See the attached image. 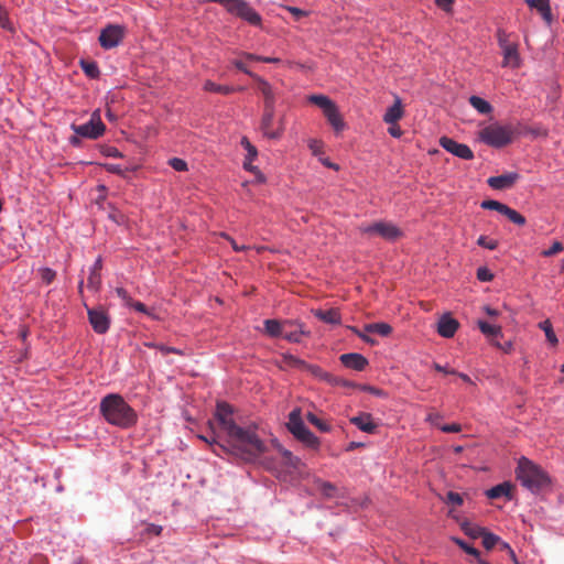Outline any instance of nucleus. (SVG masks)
I'll return each instance as SVG.
<instances>
[{"label":"nucleus","mask_w":564,"mask_h":564,"mask_svg":"<svg viewBox=\"0 0 564 564\" xmlns=\"http://www.w3.org/2000/svg\"><path fill=\"white\" fill-rule=\"evenodd\" d=\"M169 164L171 167H173L175 171L184 172L187 171V163L180 158H173L169 161Z\"/></svg>","instance_id":"47"},{"label":"nucleus","mask_w":564,"mask_h":564,"mask_svg":"<svg viewBox=\"0 0 564 564\" xmlns=\"http://www.w3.org/2000/svg\"><path fill=\"white\" fill-rule=\"evenodd\" d=\"M502 215H505L510 221H512L513 224H516L518 226L525 225V218L520 213H518L516 209H512L507 205L503 209Z\"/></svg>","instance_id":"33"},{"label":"nucleus","mask_w":564,"mask_h":564,"mask_svg":"<svg viewBox=\"0 0 564 564\" xmlns=\"http://www.w3.org/2000/svg\"><path fill=\"white\" fill-rule=\"evenodd\" d=\"M480 206L484 209L496 210V212L502 214L503 209L506 207V204H502V203H500L498 200H494V199H487V200H484Z\"/></svg>","instance_id":"40"},{"label":"nucleus","mask_w":564,"mask_h":564,"mask_svg":"<svg viewBox=\"0 0 564 564\" xmlns=\"http://www.w3.org/2000/svg\"><path fill=\"white\" fill-rule=\"evenodd\" d=\"M328 123L332 126L336 133H339L345 130L346 123L338 110L337 105L332 104L325 111L323 112Z\"/></svg>","instance_id":"15"},{"label":"nucleus","mask_w":564,"mask_h":564,"mask_svg":"<svg viewBox=\"0 0 564 564\" xmlns=\"http://www.w3.org/2000/svg\"><path fill=\"white\" fill-rule=\"evenodd\" d=\"M82 68L85 74L91 78H96L99 76V68L94 62H82Z\"/></svg>","instance_id":"39"},{"label":"nucleus","mask_w":564,"mask_h":564,"mask_svg":"<svg viewBox=\"0 0 564 564\" xmlns=\"http://www.w3.org/2000/svg\"><path fill=\"white\" fill-rule=\"evenodd\" d=\"M458 326L459 324L455 318H452L448 315H444L438 322L437 333L444 338H451L455 335Z\"/></svg>","instance_id":"18"},{"label":"nucleus","mask_w":564,"mask_h":564,"mask_svg":"<svg viewBox=\"0 0 564 564\" xmlns=\"http://www.w3.org/2000/svg\"><path fill=\"white\" fill-rule=\"evenodd\" d=\"M367 333L378 334L380 336H389L392 333V327L387 323H372L365 326Z\"/></svg>","instance_id":"28"},{"label":"nucleus","mask_w":564,"mask_h":564,"mask_svg":"<svg viewBox=\"0 0 564 564\" xmlns=\"http://www.w3.org/2000/svg\"><path fill=\"white\" fill-rule=\"evenodd\" d=\"M435 3L438 8L449 12L452 10L453 0H435Z\"/></svg>","instance_id":"57"},{"label":"nucleus","mask_w":564,"mask_h":564,"mask_svg":"<svg viewBox=\"0 0 564 564\" xmlns=\"http://www.w3.org/2000/svg\"><path fill=\"white\" fill-rule=\"evenodd\" d=\"M403 116L402 104L399 98L395 99L394 104L389 107L383 116V121L389 124L395 123Z\"/></svg>","instance_id":"23"},{"label":"nucleus","mask_w":564,"mask_h":564,"mask_svg":"<svg viewBox=\"0 0 564 564\" xmlns=\"http://www.w3.org/2000/svg\"><path fill=\"white\" fill-rule=\"evenodd\" d=\"M285 326H293L292 321L280 322L278 319H265L264 321V330L265 334L270 337H279L282 336Z\"/></svg>","instance_id":"21"},{"label":"nucleus","mask_w":564,"mask_h":564,"mask_svg":"<svg viewBox=\"0 0 564 564\" xmlns=\"http://www.w3.org/2000/svg\"><path fill=\"white\" fill-rule=\"evenodd\" d=\"M513 486L510 482H502L499 484L489 490H487L486 495L489 499H498L500 497H506L508 499H511V490Z\"/></svg>","instance_id":"25"},{"label":"nucleus","mask_w":564,"mask_h":564,"mask_svg":"<svg viewBox=\"0 0 564 564\" xmlns=\"http://www.w3.org/2000/svg\"><path fill=\"white\" fill-rule=\"evenodd\" d=\"M106 169L108 172L113 174L123 175V170L120 167V165L117 164H107Z\"/></svg>","instance_id":"62"},{"label":"nucleus","mask_w":564,"mask_h":564,"mask_svg":"<svg viewBox=\"0 0 564 564\" xmlns=\"http://www.w3.org/2000/svg\"><path fill=\"white\" fill-rule=\"evenodd\" d=\"M229 13L239 17L240 19L247 21L251 25L259 26L261 25V17L258 12H256L248 2L245 0H231L229 8L227 10Z\"/></svg>","instance_id":"9"},{"label":"nucleus","mask_w":564,"mask_h":564,"mask_svg":"<svg viewBox=\"0 0 564 564\" xmlns=\"http://www.w3.org/2000/svg\"><path fill=\"white\" fill-rule=\"evenodd\" d=\"M339 359L345 367L357 371H362L368 366L367 358L357 352L343 354Z\"/></svg>","instance_id":"16"},{"label":"nucleus","mask_w":564,"mask_h":564,"mask_svg":"<svg viewBox=\"0 0 564 564\" xmlns=\"http://www.w3.org/2000/svg\"><path fill=\"white\" fill-rule=\"evenodd\" d=\"M308 148L312 151L313 155L318 156V159L321 156H323V154H324V151H323L324 143H323V141L317 140V139H311L308 141Z\"/></svg>","instance_id":"42"},{"label":"nucleus","mask_w":564,"mask_h":564,"mask_svg":"<svg viewBox=\"0 0 564 564\" xmlns=\"http://www.w3.org/2000/svg\"><path fill=\"white\" fill-rule=\"evenodd\" d=\"M455 543L458 544L460 546V549H463L466 553L475 556L476 558H478L480 556V553L477 549H475L474 546L467 544L465 541L460 540V539H454Z\"/></svg>","instance_id":"45"},{"label":"nucleus","mask_w":564,"mask_h":564,"mask_svg":"<svg viewBox=\"0 0 564 564\" xmlns=\"http://www.w3.org/2000/svg\"><path fill=\"white\" fill-rule=\"evenodd\" d=\"M314 315L318 319H321L327 324L337 325L340 323V314L336 308H330V310H326V311L317 310L314 312Z\"/></svg>","instance_id":"26"},{"label":"nucleus","mask_w":564,"mask_h":564,"mask_svg":"<svg viewBox=\"0 0 564 564\" xmlns=\"http://www.w3.org/2000/svg\"><path fill=\"white\" fill-rule=\"evenodd\" d=\"M72 130L76 133L75 137L70 138V143L74 145L79 144L78 137L87 138V139H98L101 137L106 130V126L100 119L99 110H95L91 116L90 120L84 124H72Z\"/></svg>","instance_id":"7"},{"label":"nucleus","mask_w":564,"mask_h":564,"mask_svg":"<svg viewBox=\"0 0 564 564\" xmlns=\"http://www.w3.org/2000/svg\"><path fill=\"white\" fill-rule=\"evenodd\" d=\"M464 530L467 534L471 535L473 538L481 536L484 533V530L479 527L465 528Z\"/></svg>","instance_id":"60"},{"label":"nucleus","mask_w":564,"mask_h":564,"mask_svg":"<svg viewBox=\"0 0 564 564\" xmlns=\"http://www.w3.org/2000/svg\"><path fill=\"white\" fill-rule=\"evenodd\" d=\"M39 273L41 280L46 284L52 283L56 276V272L50 268H42L39 270Z\"/></svg>","instance_id":"44"},{"label":"nucleus","mask_w":564,"mask_h":564,"mask_svg":"<svg viewBox=\"0 0 564 564\" xmlns=\"http://www.w3.org/2000/svg\"><path fill=\"white\" fill-rule=\"evenodd\" d=\"M258 90L263 96V111H265V119L269 121L271 112L275 109L276 93L272 86L262 77H257Z\"/></svg>","instance_id":"12"},{"label":"nucleus","mask_w":564,"mask_h":564,"mask_svg":"<svg viewBox=\"0 0 564 564\" xmlns=\"http://www.w3.org/2000/svg\"><path fill=\"white\" fill-rule=\"evenodd\" d=\"M359 232L368 239L380 237L387 241H397L403 236L402 230L391 221L379 220L375 223H364L358 226Z\"/></svg>","instance_id":"4"},{"label":"nucleus","mask_w":564,"mask_h":564,"mask_svg":"<svg viewBox=\"0 0 564 564\" xmlns=\"http://www.w3.org/2000/svg\"><path fill=\"white\" fill-rule=\"evenodd\" d=\"M234 65L241 72H243L245 74L249 75L251 78H253L254 80H257V77H259L257 74L252 73L251 70H249L246 65L237 59L234 62Z\"/></svg>","instance_id":"53"},{"label":"nucleus","mask_w":564,"mask_h":564,"mask_svg":"<svg viewBox=\"0 0 564 564\" xmlns=\"http://www.w3.org/2000/svg\"><path fill=\"white\" fill-rule=\"evenodd\" d=\"M278 366L280 369H286V368L301 369L302 367H306V362L302 359H299L297 357H295L293 355L283 354L281 356V360L278 361Z\"/></svg>","instance_id":"27"},{"label":"nucleus","mask_w":564,"mask_h":564,"mask_svg":"<svg viewBox=\"0 0 564 564\" xmlns=\"http://www.w3.org/2000/svg\"><path fill=\"white\" fill-rule=\"evenodd\" d=\"M240 143L243 147V149L247 151V155L245 159H248L249 161H254L258 156L257 148L253 144H251V142L249 141V139L247 137H242Z\"/></svg>","instance_id":"37"},{"label":"nucleus","mask_w":564,"mask_h":564,"mask_svg":"<svg viewBox=\"0 0 564 564\" xmlns=\"http://www.w3.org/2000/svg\"><path fill=\"white\" fill-rule=\"evenodd\" d=\"M518 173H506L498 176H491L488 178V185L494 189H507L512 187L519 180Z\"/></svg>","instance_id":"14"},{"label":"nucleus","mask_w":564,"mask_h":564,"mask_svg":"<svg viewBox=\"0 0 564 564\" xmlns=\"http://www.w3.org/2000/svg\"><path fill=\"white\" fill-rule=\"evenodd\" d=\"M232 413V408L228 403H217L214 416L219 430L227 436V445L219 444L215 436L206 437L199 435V438L208 443L217 455H219V453L216 447L246 462H252L267 451V446L257 434L256 427H241L237 425L234 421Z\"/></svg>","instance_id":"1"},{"label":"nucleus","mask_w":564,"mask_h":564,"mask_svg":"<svg viewBox=\"0 0 564 564\" xmlns=\"http://www.w3.org/2000/svg\"><path fill=\"white\" fill-rule=\"evenodd\" d=\"M481 536H482V545L487 550H491L492 547L498 545V543L500 542L499 536H497L492 533H488V532L484 531Z\"/></svg>","instance_id":"38"},{"label":"nucleus","mask_w":564,"mask_h":564,"mask_svg":"<svg viewBox=\"0 0 564 564\" xmlns=\"http://www.w3.org/2000/svg\"><path fill=\"white\" fill-rule=\"evenodd\" d=\"M510 34H508L505 30L498 29L497 31V41L501 50L506 46H512L516 42H510Z\"/></svg>","instance_id":"41"},{"label":"nucleus","mask_w":564,"mask_h":564,"mask_svg":"<svg viewBox=\"0 0 564 564\" xmlns=\"http://www.w3.org/2000/svg\"><path fill=\"white\" fill-rule=\"evenodd\" d=\"M479 330L492 343L494 338L502 337V327L482 319L477 321Z\"/></svg>","instance_id":"22"},{"label":"nucleus","mask_w":564,"mask_h":564,"mask_svg":"<svg viewBox=\"0 0 564 564\" xmlns=\"http://www.w3.org/2000/svg\"><path fill=\"white\" fill-rule=\"evenodd\" d=\"M116 294L124 302L127 306H129L132 303V297L129 295L126 289L116 288Z\"/></svg>","instance_id":"50"},{"label":"nucleus","mask_w":564,"mask_h":564,"mask_svg":"<svg viewBox=\"0 0 564 564\" xmlns=\"http://www.w3.org/2000/svg\"><path fill=\"white\" fill-rule=\"evenodd\" d=\"M204 90L221 95H229L235 91V88L231 86L218 85L212 80H206L204 84Z\"/></svg>","instance_id":"30"},{"label":"nucleus","mask_w":564,"mask_h":564,"mask_svg":"<svg viewBox=\"0 0 564 564\" xmlns=\"http://www.w3.org/2000/svg\"><path fill=\"white\" fill-rule=\"evenodd\" d=\"M325 381L328 382L329 384H333V386H339V384H341L344 387H351L352 386L351 382L346 381V380H344L341 378L335 377L332 373H330V379L325 380Z\"/></svg>","instance_id":"52"},{"label":"nucleus","mask_w":564,"mask_h":564,"mask_svg":"<svg viewBox=\"0 0 564 564\" xmlns=\"http://www.w3.org/2000/svg\"><path fill=\"white\" fill-rule=\"evenodd\" d=\"M286 427L294 437L305 445L310 447H317L319 445L318 438L305 426L300 408H295L290 412Z\"/></svg>","instance_id":"6"},{"label":"nucleus","mask_w":564,"mask_h":564,"mask_svg":"<svg viewBox=\"0 0 564 564\" xmlns=\"http://www.w3.org/2000/svg\"><path fill=\"white\" fill-rule=\"evenodd\" d=\"M129 306L133 307L135 311H138L140 313L150 315L147 306L143 303L139 302V301H133L132 300V303Z\"/></svg>","instance_id":"58"},{"label":"nucleus","mask_w":564,"mask_h":564,"mask_svg":"<svg viewBox=\"0 0 564 564\" xmlns=\"http://www.w3.org/2000/svg\"><path fill=\"white\" fill-rule=\"evenodd\" d=\"M514 129L512 126H501L492 123L479 131V139L484 143L494 147L502 148L512 142Z\"/></svg>","instance_id":"5"},{"label":"nucleus","mask_w":564,"mask_h":564,"mask_svg":"<svg viewBox=\"0 0 564 564\" xmlns=\"http://www.w3.org/2000/svg\"><path fill=\"white\" fill-rule=\"evenodd\" d=\"M469 104L481 115H488L492 111V106L485 99L478 96H471Z\"/></svg>","instance_id":"29"},{"label":"nucleus","mask_w":564,"mask_h":564,"mask_svg":"<svg viewBox=\"0 0 564 564\" xmlns=\"http://www.w3.org/2000/svg\"><path fill=\"white\" fill-rule=\"evenodd\" d=\"M317 489L321 494L327 498H334L337 496V488L335 485L328 481H318Z\"/></svg>","instance_id":"34"},{"label":"nucleus","mask_w":564,"mask_h":564,"mask_svg":"<svg viewBox=\"0 0 564 564\" xmlns=\"http://www.w3.org/2000/svg\"><path fill=\"white\" fill-rule=\"evenodd\" d=\"M440 429L444 433H458L462 431V426L458 423L444 424L441 425Z\"/></svg>","instance_id":"51"},{"label":"nucleus","mask_w":564,"mask_h":564,"mask_svg":"<svg viewBox=\"0 0 564 564\" xmlns=\"http://www.w3.org/2000/svg\"><path fill=\"white\" fill-rule=\"evenodd\" d=\"M260 130L263 137L271 140H279L282 138L285 130V118L284 116H280L276 118L275 109L271 112V117L269 121L265 119V111H263L261 121H260Z\"/></svg>","instance_id":"8"},{"label":"nucleus","mask_w":564,"mask_h":564,"mask_svg":"<svg viewBox=\"0 0 564 564\" xmlns=\"http://www.w3.org/2000/svg\"><path fill=\"white\" fill-rule=\"evenodd\" d=\"M564 247L560 241H554L553 245L542 252L543 257H552L561 251H563Z\"/></svg>","instance_id":"48"},{"label":"nucleus","mask_w":564,"mask_h":564,"mask_svg":"<svg viewBox=\"0 0 564 564\" xmlns=\"http://www.w3.org/2000/svg\"><path fill=\"white\" fill-rule=\"evenodd\" d=\"M516 476L520 484L531 492H539L550 485L549 475L527 457L519 459Z\"/></svg>","instance_id":"3"},{"label":"nucleus","mask_w":564,"mask_h":564,"mask_svg":"<svg viewBox=\"0 0 564 564\" xmlns=\"http://www.w3.org/2000/svg\"><path fill=\"white\" fill-rule=\"evenodd\" d=\"M440 145L446 150L447 152L452 153L453 155L463 159V160H471L474 159V153L471 149L464 143H458L452 138L448 137H442L440 139Z\"/></svg>","instance_id":"13"},{"label":"nucleus","mask_w":564,"mask_h":564,"mask_svg":"<svg viewBox=\"0 0 564 564\" xmlns=\"http://www.w3.org/2000/svg\"><path fill=\"white\" fill-rule=\"evenodd\" d=\"M477 245L489 250H495L498 247V241L487 236H480L477 240Z\"/></svg>","instance_id":"43"},{"label":"nucleus","mask_w":564,"mask_h":564,"mask_svg":"<svg viewBox=\"0 0 564 564\" xmlns=\"http://www.w3.org/2000/svg\"><path fill=\"white\" fill-rule=\"evenodd\" d=\"M100 413L105 420L115 426L129 429L137 423L135 411L117 393H110L100 401Z\"/></svg>","instance_id":"2"},{"label":"nucleus","mask_w":564,"mask_h":564,"mask_svg":"<svg viewBox=\"0 0 564 564\" xmlns=\"http://www.w3.org/2000/svg\"><path fill=\"white\" fill-rule=\"evenodd\" d=\"M306 334L301 324L293 322V326H285L282 337L290 343H300L301 337Z\"/></svg>","instance_id":"24"},{"label":"nucleus","mask_w":564,"mask_h":564,"mask_svg":"<svg viewBox=\"0 0 564 564\" xmlns=\"http://www.w3.org/2000/svg\"><path fill=\"white\" fill-rule=\"evenodd\" d=\"M221 236H223L224 238H226V239L230 242V245H231V247H232V249H234L235 251H242V250L248 249L246 246H239V245H237V242L235 241V239H232V238H231V237H229L228 235H226V234H221Z\"/></svg>","instance_id":"61"},{"label":"nucleus","mask_w":564,"mask_h":564,"mask_svg":"<svg viewBox=\"0 0 564 564\" xmlns=\"http://www.w3.org/2000/svg\"><path fill=\"white\" fill-rule=\"evenodd\" d=\"M498 545H499L500 550L507 551L509 553L510 557L512 558V561L516 564H518L514 551L511 549V546L507 542H503V541L500 540Z\"/></svg>","instance_id":"55"},{"label":"nucleus","mask_w":564,"mask_h":564,"mask_svg":"<svg viewBox=\"0 0 564 564\" xmlns=\"http://www.w3.org/2000/svg\"><path fill=\"white\" fill-rule=\"evenodd\" d=\"M539 327L545 333L547 341L555 346L557 345L558 340L557 337L553 330L552 324L549 319H545L539 324Z\"/></svg>","instance_id":"32"},{"label":"nucleus","mask_w":564,"mask_h":564,"mask_svg":"<svg viewBox=\"0 0 564 564\" xmlns=\"http://www.w3.org/2000/svg\"><path fill=\"white\" fill-rule=\"evenodd\" d=\"M301 370H305L311 372L314 377L319 378L321 380H328L330 379V373L324 371L321 367L308 365L306 364V367H302Z\"/></svg>","instance_id":"35"},{"label":"nucleus","mask_w":564,"mask_h":564,"mask_svg":"<svg viewBox=\"0 0 564 564\" xmlns=\"http://www.w3.org/2000/svg\"><path fill=\"white\" fill-rule=\"evenodd\" d=\"M525 2L530 8L536 9L546 24L551 25L553 22V14L550 0H525Z\"/></svg>","instance_id":"19"},{"label":"nucleus","mask_w":564,"mask_h":564,"mask_svg":"<svg viewBox=\"0 0 564 564\" xmlns=\"http://www.w3.org/2000/svg\"><path fill=\"white\" fill-rule=\"evenodd\" d=\"M307 100H308L311 104H313V105L317 106L318 108H321L323 112H324V111H325V109H327L332 104H334V101H333L329 97H327V96H325V95H310V96L307 97Z\"/></svg>","instance_id":"31"},{"label":"nucleus","mask_w":564,"mask_h":564,"mask_svg":"<svg viewBox=\"0 0 564 564\" xmlns=\"http://www.w3.org/2000/svg\"><path fill=\"white\" fill-rule=\"evenodd\" d=\"M286 10L294 15L296 20L307 15V12L296 7H286Z\"/></svg>","instance_id":"56"},{"label":"nucleus","mask_w":564,"mask_h":564,"mask_svg":"<svg viewBox=\"0 0 564 564\" xmlns=\"http://www.w3.org/2000/svg\"><path fill=\"white\" fill-rule=\"evenodd\" d=\"M319 161L323 165H325L326 167H329V169H333L335 171H338L339 170V166L333 162L329 161L328 158H324V156H321L319 158Z\"/></svg>","instance_id":"64"},{"label":"nucleus","mask_w":564,"mask_h":564,"mask_svg":"<svg viewBox=\"0 0 564 564\" xmlns=\"http://www.w3.org/2000/svg\"><path fill=\"white\" fill-rule=\"evenodd\" d=\"M85 307L87 310L88 321L93 329L97 334L107 333L110 327V317L107 311L102 306L88 307L85 304Z\"/></svg>","instance_id":"10"},{"label":"nucleus","mask_w":564,"mask_h":564,"mask_svg":"<svg viewBox=\"0 0 564 564\" xmlns=\"http://www.w3.org/2000/svg\"><path fill=\"white\" fill-rule=\"evenodd\" d=\"M502 51L503 59L502 67L519 68L521 65V58L519 54L518 43L512 46H506Z\"/></svg>","instance_id":"17"},{"label":"nucleus","mask_w":564,"mask_h":564,"mask_svg":"<svg viewBox=\"0 0 564 564\" xmlns=\"http://www.w3.org/2000/svg\"><path fill=\"white\" fill-rule=\"evenodd\" d=\"M446 501L455 506H460L463 503V498L458 492L449 491L446 496Z\"/></svg>","instance_id":"49"},{"label":"nucleus","mask_w":564,"mask_h":564,"mask_svg":"<svg viewBox=\"0 0 564 564\" xmlns=\"http://www.w3.org/2000/svg\"><path fill=\"white\" fill-rule=\"evenodd\" d=\"M350 423L356 425L359 430L366 433H373L377 429V424L373 423L370 413H360L357 416L350 417Z\"/></svg>","instance_id":"20"},{"label":"nucleus","mask_w":564,"mask_h":564,"mask_svg":"<svg viewBox=\"0 0 564 564\" xmlns=\"http://www.w3.org/2000/svg\"><path fill=\"white\" fill-rule=\"evenodd\" d=\"M0 26L2 29H10V21L8 19L7 11L0 6Z\"/></svg>","instance_id":"54"},{"label":"nucleus","mask_w":564,"mask_h":564,"mask_svg":"<svg viewBox=\"0 0 564 564\" xmlns=\"http://www.w3.org/2000/svg\"><path fill=\"white\" fill-rule=\"evenodd\" d=\"M314 426H315V427H317L321 432H324V433H326V432H329V431H330V426H329V424H327L326 422H324V421H323V420H321L319 417H318V420H317V424H314Z\"/></svg>","instance_id":"63"},{"label":"nucleus","mask_w":564,"mask_h":564,"mask_svg":"<svg viewBox=\"0 0 564 564\" xmlns=\"http://www.w3.org/2000/svg\"><path fill=\"white\" fill-rule=\"evenodd\" d=\"M101 285V275L100 272H97L96 270H90V274L87 280V288L91 291L97 292L100 289Z\"/></svg>","instance_id":"36"},{"label":"nucleus","mask_w":564,"mask_h":564,"mask_svg":"<svg viewBox=\"0 0 564 564\" xmlns=\"http://www.w3.org/2000/svg\"><path fill=\"white\" fill-rule=\"evenodd\" d=\"M124 36V28L120 25H108L99 35V43L106 50L118 46Z\"/></svg>","instance_id":"11"},{"label":"nucleus","mask_w":564,"mask_h":564,"mask_svg":"<svg viewBox=\"0 0 564 564\" xmlns=\"http://www.w3.org/2000/svg\"><path fill=\"white\" fill-rule=\"evenodd\" d=\"M477 279L481 282H489L494 279V274L486 267H480L477 270Z\"/></svg>","instance_id":"46"},{"label":"nucleus","mask_w":564,"mask_h":564,"mask_svg":"<svg viewBox=\"0 0 564 564\" xmlns=\"http://www.w3.org/2000/svg\"><path fill=\"white\" fill-rule=\"evenodd\" d=\"M364 391H367L371 394H375L377 397H383L386 395V393L381 390V389H378L376 387H371V386H362L361 388Z\"/></svg>","instance_id":"59"}]
</instances>
